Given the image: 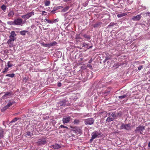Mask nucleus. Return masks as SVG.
<instances>
[{"instance_id":"obj_1","label":"nucleus","mask_w":150,"mask_h":150,"mask_svg":"<svg viewBox=\"0 0 150 150\" xmlns=\"http://www.w3.org/2000/svg\"><path fill=\"white\" fill-rule=\"evenodd\" d=\"M83 120L85 124L87 125H89L93 124L94 121V120L93 118H89L84 119Z\"/></svg>"},{"instance_id":"obj_2","label":"nucleus","mask_w":150,"mask_h":150,"mask_svg":"<svg viewBox=\"0 0 150 150\" xmlns=\"http://www.w3.org/2000/svg\"><path fill=\"white\" fill-rule=\"evenodd\" d=\"M145 129L144 127L143 126H139L137 127L134 130L136 134H142V131Z\"/></svg>"},{"instance_id":"obj_3","label":"nucleus","mask_w":150,"mask_h":150,"mask_svg":"<svg viewBox=\"0 0 150 150\" xmlns=\"http://www.w3.org/2000/svg\"><path fill=\"white\" fill-rule=\"evenodd\" d=\"M101 134L102 133L101 132L95 131L92 133L91 134V136L93 138L95 139L97 137L99 138L101 137Z\"/></svg>"},{"instance_id":"obj_4","label":"nucleus","mask_w":150,"mask_h":150,"mask_svg":"<svg viewBox=\"0 0 150 150\" xmlns=\"http://www.w3.org/2000/svg\"><path fill=\"white\" fill-rule=\"evenodd\" d=\"M4 95L2 97L3 99H6L7 98H10L11 97V96L13 95V93L11 91L10 92H5L4 93Z\"/></svg>"},{"instance_id":"obj_5","label":"nucleus","mask_w":150,"mask_h":150,"mask_svg":"<svg viewBox=\"0 0 150 150\" xmlns=\"http://www.w3.org/2000/svg\"><path fill=\"white\" fill-rule=\"evenodd\" d=\"M121 129H125L127 130H129L132 129V126L130 124H122L120 127Z\"/></svg>"},{"instance_id":"obj_6","label":"nucleus","mask_w":150,"mask_h":150,"mask_svg":"<svg viewBox=\"0 0 150 150\" xmlns=\"http://www.w3.org/2000/svg\"><path fill=\"white\" fill-rule=\"evenodd\" d=\"M34 12L33 11H31V12H28L27 14L22 15L21 16V17L23 19H26L29 18L31 16L34 15Z\"/></svg>"},{"instance_id":"obj_7","label":"nucleus","mask_w":150,"mask_h":150,"mask_svg":"<svg viewBox=\"0 0 150 150\" xmlns=\"http://www.w3.org/2000/svg\"><path fill=\"white\" fill-rule=\"evenodd\" d=\"M73 131L74 133L79 135H81L82 133V129L78 127L74 128L73 129Z\"/></svg>"},{"instance_id":"obj_8","label":"nucleus","mask_w":150,"mask_h":150,"mask_svg":"<svg viewBox=\"0 0 150 150\" xmlns=\"http://www.w3.org/2000/svg\"><path fill=\"white\" fill-rule=\"evenodd\" d=\"M71 120H72V119L70 116L65 117L62 119L63 123L64 124L68 123Z\"/></svg>"},{"instance_id":"obj_9","label":"nucleus","mask_w":150,"mask_h":150,"mask_svg":"<svg viewBox=\"0 0 150 150\" xmlns=\"http://www.w3.org/2000/svg\"><path fill=\"white\" fill-rule=\"evenodd\" d=\"M36 143L39 145H42L46 144L47 142L45 139H40L38 140Z\"/></svg>"},{"instance_id":"obj_10","label":"nucleus","mask_w":150,"mask_h":150,"mask_svg":"<svg viewBox=\"0 0 150 150\" xmlns=\"http://www.w3.org/2000/svg\"><path fill=\"white\" fill-rule=\"evenodd\" d=\"M14 21L15 25H20L22 22L23 20L21 18H18L15 19Z\"/></svg>"},{"instance_id":"obj_11","label":"nucleus","mask_w":150,"mask_h":150,"mask_svg":"<svg viewBox=\"0 0 150 150\" xmlns=\"http://www.w3.org/2000/svg\"><path fill=\"white\" fill-rule=\"evenodd\" d=\"M14 40L15 39L10 38V39L7 41V43L9 47H11L13 46V42Z\"/></svg>"},{"instance_id":"obj_12","label":"nucleus","mask_w":150,"mask_h":150,"mask_svg":"<svg viewBox=\"0 0 150 150\" xmlns=\"http://www.w3.org/2000/svg\"><path fill=\"white\" fill-rule=\"evenodd\" d=\"M66 103L67 101L65 99H64L59 102L57 104L58 105V106H65Z\"/></svg>"},{"instance_id":"obj_13","label":"nucleus","mask_w":150,"mask_h":150,"mask_svg":"<svg viewBox=\"0 0 150 150\" xmlns=\"http://www.w3.org/2000/svg\"><path fill=\"white\" fill-rule=\"evenodd\" d=\"M141 14L138 15L136 16H133L132 19L134 21H139L141 19Z\"/></svg>"},{"instance_id":"obj_14","label":"nucleus","mask_w":150,"mask_h":150,"mask_svg":"<svg viewBox=\"0 0 150 150\" xmlns=\"http://www.w3.org/2000/svg\"><path fill=\"white\" fill-rule=\"evenodd\" d=\"M50 147L51 148H52V149H56L60 148L61 147V145H60L58 144L57 143H56L54 145H51L50 146Z\"/></svg>"},{"instance_id":"obj_15","label":"nucleus","mask_w":150,"mask_h":150,"mask_svg":"<svg viewBox=\"0 0 150 150\" xmlns=\"http://www.w3.org/2000/svg\"><path fill=\"white\" fill-rule=\"evenodd\" d=\"M4 129L1 128L0 129V139L3 138L4 137Z\"/></svg>"},{"instance_id":"obj_16","label":"nucleus","mask_w":150,"mask_h":150,"mask_svg":"<svg viewBox=\"0 0 150 150\" xmlns=\"http://www.w3.org/2000/svg\"><path fill=\"white\" fill-rule=\"evenodd\" d=\"M16 35V34L15 33V32L14 31H12L11 33V35L9 36V37L10 38L14 39H15V37Z\"/></svg>"},{"instance_id":"obj_17","label":"nucleus","mask_w":150,"mask_h":150,"mask_svg":"<svg viewBox=\"0 0 150 150\" xmlns=\"http://www.w3.org/2000/svg\"><path fill=\"white\" fill-rule=\"evenodd\" d=\"M128 96L127 94L126 93L125 94H124L123 95L119 96L118 98L119 100H122L123 99L126 98Z\"/></svg>"},{"instance_id":"obj_18","label":"nucleus","mask_w":150,"mask_h":150,"mask_svg":"<svg viewBox=\"0 0 150 150\" xmlns=\"http://www.w3.org/2000/svg\"><path fill=\"white\" fill-rule=\"evenodd\" d=\"M15 103V102L13 101L10 100L9 101L8 103V104L6 105L7 107H8V108L10 107L13 104H14Z\"/></svg>"},{"instance_id":"obj_19","label":"nucleus","mask_w":150,"mask_h":150,"mask_svg":"<svg viewBox=\"0 0 150 150\" xmlns=\"http://www.w3.org/2000/svg\"><path fill=\"white\" fill-rule=\"evenodd\" d=\"M13 15H14V12L13 11H10V12L9 13L8 15V17H9V18H11L13 17Z\"/></svg>"},{"instance_id":"obj_20","label":"nucleus","mask_w":150,"mask_h":150,"mask_svg":"<svg viewBox=\"0 0 150 150\" xmlns=\"http://www.w3.org/2000/svg\"><path fill=\"white\" fill-rule=\"evenodd\" d=\"M82 47H86V48H87V49H89L92 47V45L90 46L89 47H88V44H86L85 42H83L82 43Z\"/></svg>"},{"instance_id":"obj_21","label":"nucleus","mask_w":150,"mask_h":150,"mask_svg":"<svg viewBox=\"0 0 150 150\" xmlns=\"http://www.w3.org/2000/svg\"><path fill=\"white\" fill-rule=\"evenodd\" d=\"M26 134H25V136L27 137V136H29L30 137H31L33 135V133L31 132L30 131H27L26 132Z\"/></svg>"},{"instance_id":"obj_22","label":"nucleus","mask_w":150,"mask_h":150,"mask_svg":"<svg viewBox=\"0 0 150 150\" xmlns=\"http://www.w3.org/2000/svg\"><path fill=\"white\" fill-rule=\"evenodd\" d=\"M70 6H66L64 8L62 9L61 11V12H65L67 11L69 8Z\"/></svg>"},{"instance_id":"obj_23","label":"nucleus","mask_w":150,"mask_h":150,"mask_svg":"<svg viewBox=\"0 0 150 150\" xmlns=\"http://www.w3.org/2000/svg\"><path fill=\"white\" fill-rule=\"evenodd\" d=\"M101 24V23L98 22L96 23L93 25V27L94 28H98L100 27Z\"/></svg>"},{"instance_id":"obj_24","label":"nucleus","mask_w":150,"mask_h":150,"mask_svg":"<svg viewBox=\"0 0 150 150\" xmlns=\"http://www.w3.org/2000/svg\"><path fill=\"white\" fill-rule=\"evenodd\" d=\"M21 118H18V117H15L10 122V124L12 123L15 122L17 120L21 119Z\"/></svg>"},{"instance_id":"obj_25","label":"nucleus","mask_w":150,"mask_h":150,"mask_svg":"<svg viewBox=\"0 0 150 150\" xmlns=\"http://www.w3.org/2000/svg\"><path fill=\"white\" fill-rule=\"evenodd\" d=\"M28 32V31L24 30L20 31V33L21 35H25L26 33H27Z\"/></svg>"},{"instance_id":"obj_26","label":"nucleus","mask_w":150,"mask_h":150,"mask_svg":"<svg viewBox=\"0 0 150 150\" xmlns=\"http://www.w3.org/2000/svg\"><path fill=\"white\" fill-rule=\"evenodd\" d=\"M15 75V74L14 73L10 74H6V76H8L11 78H13L14 76Z\"/></svg>"},{"instance_id":"obj_27","label":"nucleus","mask_w":150,"mask_h":150,"mask_svg":"<svg viewBox=\"0 0 150 150\" xmlns=\"http://www.w3.org/2000/svg\"><path fill=\"white\" fill-rule=\"evenodd\" d=\"M80 122V121L78 119H75L74 120L73 123L75 125H78L79 124V123Z\"/></svg>"},{"instance_id":"obj_28","label":"nucleus","mask_w":150,"mask_h":150,"mask_svg":"<svg viewBox=\"0 0 150 150\" xmlns=\"http://www.w3.org/2000/svg\"><path fill=\"white\" fill-rule=\"evenodd\" d=\"M83 36L87 40H89L91 39V36L90 35H87L86 34L83 35Z\"/></svg>"},{"instance_id":"obj_29","label":"nucleus","mask_w":150,"mask_h":150,"mask_svg":"<svg viewBox=\"0 0 150 150\" xmlns=\"http://www.w3.org/2000/svg\"><path fill=\"white\" fill-rule=\"evenodd\" d=\"M44 4L45 6H49L50 4V1H46L44 2Z\"/></svg>"},{"instance_id":"obj_30","label":"nucleus","mask_w":150,"mask_h":150,"mask_svg":"<svg viewBox=\"0 0 150 150\" xmlns=\"http://www.w3.org/2000/svg\"><path fill=\"white\" fill-rule=\"evenodd\" d=\"M114 120V119L112 117H108L106 120V122H110Z\"/></svg>"},{"instance_id":"obj_31","label":"nucleus","mask_w":150,"mask_h":150,"mask_svg":"<svg viewBox=\"0 0 150 150\" xmlns=\"http://www.w3.org/2000/svg\"><path fill=\"white\" fill-rule=\"evenodd\" d=\"M126 15V14L125 13H119L117 15L118 18H120Z\"/></svg>"},{"instance_id":"obj_32","label":"nucleus","mask_w":150,"mask_h":150,"mask_svg":"<svg viewBox=\"0 0 150 150\" xmlns=\"http://www.w3.org/2000/svg\"><path fill=\"white\" fill-rule=\"evenodd\" d=\"M7 24L8 25H15L14 23V21H8L7 22Z\"/></svg>"},{"instance_id":"obj_33","label":"nucleus","mask_w":150,"mask_h":150,"mask_svg":"<svg viewBox=\"0 0 150 150\" xmlns=\"http://www.w3.org/2000/svg\"><path fill=\"white\" fill-rule=\"evenodd\" d=\"M8 68H9V67H5V68L4 69V71H3L2 72L4 73L8 71Z\"/></svg>"},{"instance_id":"obj_34","label":"nucleus","mask_w":150,"mask_h":150,"mask_svg":"<svg viewBox=\"0 0 150 150\" xmlns=\"http://www.w3.org/2000/svg\"><path fill=\"white\" fill-rule=\"evenodd\" d=\"M103 93L105 95V96H107L110 93V91H105L103 92Z\"/></svg>"},{"instance_id":"obj_35","label":"nucleus","mask_w":150,"mask_h":150,"mask_svg":"<svg viewBox=\"0 0 150 150\" xmlns=\"http://www.w3.org/2000/svg\"><path fill=\"white\" fill-rule=\"evenodd\" d=\"M8 107H7V106H6V105L4 106L3 108H2L1 109V111L2 112H4V111L5 110H6L7 109H8Z\"/></svg>"},{"instance_id":"obj_36","label":"nucleus","mask_w":150,"mask_h":150,"mask_svg":"<svg viewBox=\"0 0 150 150\" xmlns=\"http://www.w3.org/2000/svg\"><path fill=\"white\" fill-rule=\"evenodd\" d=\"M57 44V42L55 41L53 42H52V43H50V46H54L55 45H56Z\"/></svg>"},{"instance_id":"obj_37","label":"nucleus","mask_w":150,"mask_h":150,"mask_svg":"<svg viewBox=\"0 0 150 150\" xmlns=\"http://www.w3.org/2000/svg\"><path fill=\"white\" fill-rule=\"evenodd\" d=\"M6 6L3 4V5L1 7V8L3 10V11H4L6 9Z\"/></svg>"},{"instance_id":"obj_38","label":"nucleus","mask_w":150,"mask_h":150,"mask_svg":"<svg viewBox=\"0 0 150 150\" xmlns=\"http://www.w3.org/2000/svg\"><path fill=\"white\" fill-rule=\"evenodd\" d=\"M7 66L8 67L10 68L11 67L13 66V65L10 64V61H8L7 63Z\"/></svg>"},{"instance_id":"obj_39","label":"nucleus","mask_w":150,"mask_h":150,"mask_svg":"<svg viewBox=\"0 0 150 150\" xmlns=\"http://www.w3.org/2000/svg\"><path fill=\"white\" fill-rule=\"evenodd\" d=\"M45 20L47 21V22L49 23L52 24L53 23V22L51 20H49L47 18L45 19Z\"/></svg>"},{"instance_id":"obj_40","label":"nucleus","mask_w":150,"mask_h":150,"mask_svg":"<svg viewBox=\"0 0 150 150\" xmlns=\"http://www.w3.org/2000/svg\"><path fill=\"white\" fill-rule=\"evenodd\" d=\"M111 115L112 117H116L117 116V115L115 112H114L113 113L111 114Z\"/></svg>"},{"instance_id":"obj_41","label":"nucleus","mask_w":150,"mask_h":150,"mask_svg":"<svg viewBox=\"0 0 150 150\" xmlns=\"http://www.w3.org/2000/svg\"><path fill=\"white\" fill-rule=\"evenodd\" d=\"M146 16L148 17H150V13L146 12L145 13Z\"/></svg>"},{"instance_id":"obj_42","label":"nucleus","mask_w":150,"mask_h":150,"mask_svg":"<svg viewBox=\"0 0 150 150\" xmlns=\"http://www.w3.org/2000/svg\"><path fill=\"white\" fill-rule=\"evenodd\" d=\"M59 127L61 128H65L67 129H68V127H67L64 126V125H61Z\"/></svg>"},{"instance_id":"obj_43","label":"nucleus","mask_w":150,"mask_h":150,"mask_svg":"<svg viewBox=\"0 0 150 150\" xmlns=\"http://www.w3.org/2000/svg\"><path fill=\"white\" fill-rule=\"evenodd\" d=\"M43 45L45 47H50V43L49 44H43Z\"/></svg>"},{"instance_id":"obj_44","label":"nucleus","mask_w":150,"mask_h":150,"mask_svg":"<svg viewBox=\"0 0 150 150\" xmlns=\"http://www.w3.org/2000/svg\"><path fill=\"white\" fill-rule=\"evenodd\" d=\"M41 14L42 15H45L47 14V12L45 11H42V12Z\"/></svg>"},{"instance_id":"obj_45","label":"nucleus","mask_w":150,"mask_h":150,"mask_svg":"<svg viewBox=\"0 0 150 150\" xmlns=\"http://www.w3.org/2000/svg\"><path fill=\"white\" fill-rule=\"evenodd\" d=\"M63 7L62 6H58L56 7V9H59L63 8Z\"/></svg>"},{"instance_id":"obj_46","label":"nucleus","mask_w":150,"mask_h":150,"mask_svg":"<svg viewBox=\"0 0 150 150\" xmlns=\"http://www.w3.org/2000/svg\"><path fill=\"white\" fill-rule=\"evenodd\" d=\"M142 68V66H140L138 67V69L139 70H140Z\"/></svg>"},{"instance_id":"obj_47","label":"nucleus","mask_w":150,"mask_h":150,"mask_svg":"<svg viewBox=\"0 0 150 150\" xmlns=\"http://www.w3.org/2000/svg\"><path fill=\"white\" fill-rule=\"evenodd\" d=\"M115 24L114 23H110L109 26H113Z\"/></svg>"},{"instance_id":"obj_48","label":"nucleus","mask_w":150,"mask_h":150,"mask_svg":"<svg viewBox=\"0 0 150 150\" xmlns=\"http://www.w3.org/2000/svg\"><path fill=\"white\" fill-rule=\"evenodd\" d=\"M110 59V57H106V58L105 60V61H107V60H108V59Z\"/></svg>"},{"instance_id":"obj_49","label":"nucleus","mask_w":150,"mask_h":150,"mask_svg":"<svg viewBox=\"0 0 150 150\" xmlns=\"http://www.w3.org/2000/svg\"><path fill=\"white\" fill-rule=\"evenodd\" d=\"M57 85H58V86L59 87H61L62 86V84L60 82L58 83Z\"/></svg>"},{"instance_id":"obj_50","label":"nucleus","mask_w":150,"mask_h":150,"mask_svg":"<svg viewBox=\"0 0 150 150\" xmlns=\"http://www.w3.org/2000/svg\"><path fill=\"white\" fill-rule=\"evenodd\" d=\"M53 22V23H55L56 22H57L58 21V20L57 19H54L53 21H52Z\"/></svg>"},{"instance_id":"obj_51","label":"nucleus","mask_w":150,"mask_h":150,"mask_svg":"<svg viewBox=\"0 0 150 150\" xmlns=\"http://www.w3.org/2000/svg\"><path fill=\"white\" fill-rule=\"evenodd\" d=\"M57 9H56V8H54L53 10H52V11L51 12H53V11H55L57 10Z\"/></svg>"},{"instance_id":"obj_52","label":"nucleus","mask_w":150,"mask_h":150,"mask_svg":"<svg viewBox=\"0 0 150 150\" xmlns=\"http://www.w3.org/2000/svg\"><path fill=\"white\" fill-rule=\"evenodd\" d=\"M93 61V60L92 59H91L88 61V63H91Z\"/></svg>"},{"instance_id":"obj_53","label":"nucleus","mask_w":150,"mask_h":150,"mask_svg":"<svg viewBox=\"0 0 150 150\" xmlns=\"http://www.w3.org/2000/svg\"><path fill=\"white\" fill-rule=\"evenodd\" d=\"M3 125H4L5 126V128H6V126L5 124V122L4 121H3Z\"/></svg>"},{"instance_id":"obj_54","label":"nucleus","mask_w":150,"mask_h":150,"mask_svg":"<svg viewBox=\"0 0 150 150\" xmlns=\"http://www.w3.org/2000/svg\"><path fill=\"white\" fill-rule=\"evenodd\" d=\"M94 139L93 138L91 137V139L90 140V142H92Z\"/></svg>"},{"instance_id":"obj_55","label":"nucleus","mask_w":150,"mask_h":150,"mask_svg":"<svg viewBox=\"0 0 150 150\" xmlns=\"http://www.w3.org/2000/svg\"><path fill=\"white\" fill-rule=\"evenodd\" d=\"M88 66L91 69L92 68V66L90 64H88Z\"/></svg>"},{"instance_id":"obj_56","label":"nucleus","mask_w":150,"mask_h":150,"mask_svg":"<svg viewBox=\"0 0 150 150\" xmlns=\"http://www.w3.org/2000/svg\"><path fill=\"white\" fill-rule=\"evenodd\" d=\"M148 146L149 147H150V142H149L148 144Z\"/></svg>"},{"instance_id":"obj_57","label":"nucleus","mask_w":150,"mask_h":150,"mask_svg":"<svg viewBox=\"0 0 150 150\" xmlns=\"http://www.w3.org/2000/svg\"><path fill=\"white\" fill-rule=\"evenodd\" d=\"M23 80H25V81H26V80H27V79H26V77H25L23 79Z\"/></svg>"},{"instance_id":"obj_58","label":"nucleus","mask_w":150,"mask_h":150,"mask_svg":"<svg viewBox=\"0 0 150 150\" xmlns=\"http://www.w3.org/2000/svg\"><path fill=\"white\" fill-rule=\"evenodd\" d=\"M148 72H149V73L150 74V70Z\"/></svg>"},{"instance_id":"obj_59","label":"nucleus","mask_w":150,"mask_h":150,"mask_svg":"<svg viewBox=\"0 0 150 150\" xmlns=\"http://www.w3.org/2000/svg\"><path fill=\"white\" fill-rule=\"evenodd\" d=\"M2 93H0V94H2Z\"/></svg>"},{"instance_id":"obj_60","label":"nucleus","mask_w":150,"mask_h":150,"mask_svg":"<svg viewBox=\"0 0 150 150\" xmlns=\"http://www.w3.org/2000/svg\"><path fill=\"white\" fill-rule=\"evenodd\" d=\"M47 29V28H45V30H46Z\"/></svg>"}]
</instances>
